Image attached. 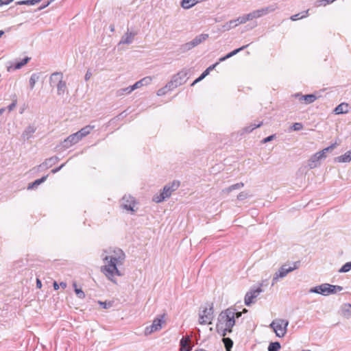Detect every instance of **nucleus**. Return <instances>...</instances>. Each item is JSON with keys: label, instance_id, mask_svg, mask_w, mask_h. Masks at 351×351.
Instances as JSON below:
<instances>
[{"label": "nucleus", "instance_id": "obj_1", "mask_svg": "<svg viewBox=\"0 0 351 351\" xmlns=\"http://www.w3.org/2000/svg\"><path fill=\"white\" fill-rule=\"evenodd\" d=\"M101 258L104 263L101 271L108 280L116 284V277L123 276L121 267L125 261V252L119 247H109L103 250Z\"/></svg>", "mask_w": 351, "mask_h": 351}, {"label": "nucleus", "instance_id": "obj_2", "mask_svg": "<svg viewBox=\"0 0 351 351\" xmlns=\"http://www.w3.org/2000/svg\"><path fill=\"white\" fill-rule=\"evenodd\" d=\"M242 312H237L234 308H229L222 311L218 317L217 331L221 336L225 337L232 332V327L236 324L235 318L241 316Z\"/></svg>", "mask_w": 351, "mask_h": 351}, {"label": "nucleus", "instance_id": "obj_3", "mask_svg": "<svg viewBox=\"0 0 351 351\" xmlns=\"http://www.w3.org/2000/svg\"><path fill=\"white\" fill-rule=\"evenodd\" d=\"M51 86H56L57 88V95L63 96L68 93L66 82L64 80L63 74L61 72L53 73L49 78Z\"/></svg>", "mask_w": 351, "mask_h": 351}, {"label": "nucleus", "instance_id": "obj_4", "mask_svg": "<svg viewBox=\"0 0 351 351\" xmlns=\"http://www.w3.org/2000/svg\"><path fill=\"white\" fill-rule=\"evenodd\" d=\"M342 289L343 288L340 286L324 283L319 286L311 288L308 291L309 293H315L323 295H328L330 294L335 293L337 291H341Z\"/></svg>", "mask_w": 351, "mask_h": 351}, {"label": "nucleus", "instance_id": "obj_5", "mask_svg": "<svg viewBox=\"0 0 351 351\" xmlns=\"http://www.w3.org/2000/svg\"><path fill=\"white\" fill-rule=\"evenodd\" d=\"M179 186L180 182L176 180L165 185L160 195H156L154 196L153 200L156 203L162 202L165 199L169 197L171 195V193L178 189Z\"/></svg>", "mask_w": 351, "mask_h": 351}, {"label": "nucleus", "instance_id": "obj_6", "mask_svg": "<svg viewBox=\"0 0 351 351\" xmlns=\"http://www.w3.org/2000/svg\"><path fill=\"white\" fill-rule=\"evenodd\" d=\"M289 321L284 319H276L270 324L269 327L272 328L278 337L285 336L287 331Z\"/></svg>", "mask_w": 351, "mask_h": 351}, {"label": "nucleus", "instance_id": "obj_7", "mask_svg": "<svg viewBox=\"0 0 351 351\" xmlns=\"http://www.w3.org/2000/svg\"><path fill=\"white\" fill-rule=\"evenodd\" d=\"M299 265V262L293 263V266L288 267L287 265H282L278 271L274 274L271 281V285L274 286L278 282L279 278H285L289 272L298 269Z\"/></svg>", "mask_w": 351, "mask_h": 351}, {"label": "nucleus", "instance_id": "obj_8", "mask_svg": "<svg viewBox=\"0 0 351 351\" xmlns=\"http://www.w3.org/2000/svg\"><path fill=\"white\" fill-rule=\"evenodd\" d=\"M165 324V316L161 315L156 317L152 322L150 326L145 327L144 334L145 336L150 335L151 334L160 330L162 326Z\"/></svg>", "mask_w": 351, "mask_h": 351}, {"label": "nucleus", "instance_id": "obj_9", "mask_svg": "<svg viewBox=\"0 0 351 351\" xmlns=\"http://www.w3.org/2000/svg\"><path fill=\"white\" fill-rule=\"evenodd\" d=\"M189 71L182 69L175 75L169 83V88H174L186 83L188 79Z\"/></svg>", "mask_w": 351, "mask_h": 351}, {"label": "nucleus", "instance_id": "obj_10", "mask_svg": "<svg viewBox=\"0 0 351 351\" xmlns=\"http://www.w3.org/2000/svg\"><path fill=\"white\" fill-rule=\"evenodd\" d=\"M327 155L324 151L321 150L313 154L307 161L308 167L311 169L317 168L320 166L321 161L326 159Z\"/></svg>", "mask_w": 351, "mask_h": 351}, {"label": "nucleus", "instance_id": "obj_11", "mask_svg": "<svg viewBox=\"0 0 351 351\" xmlns=\"http://www.w3.org/2000/svg\"><path fill=\"white\" fill-rule=\"evenodd\" d=\"M276 5H270L264 8H261L258 10H255L248 13L250 17L251 21L263 17L271 12H274L277 9Z\"/></svg>", "mask_w": 351, "mask_h": 351}, {"label": "nucleus", "instance_id": "obj_12", "mask_svg": "<svg viewBox=\"0 0 351 351\" xmlns=\"http://www.w3.org/2000/svg\"><path fill=\"white\" fill-rule=\"evenodd\" d=\"M213 307L206 308L199 314V323L200 324H210L213 319Z\"/></svg>", "mask_w": 351, "mask_h": 351}, {"label": "nucleus", "instance_id": "obj_13", "mask_svg": "<svg viewBox=\"0 0 351 351\" xmlns=\"http://www.w3.org/2000/svg\"><path fill=\"white\" fill-rule=\"evenodd\" d=\"M208 38V34H201L195 37L191 41L185 43L182 46L183 51H188L201 44Z\"/></svg>", "mask_w": 351, "mask_h": 351}, {"label": "nucleus", "instance_id": "obj_14", "mask_svg": "<svg viewBox=\"0 0 351 351\" xmlns=\"http://www.w3.org/2000/svg\"><path fill=\"white\" fill-rule=\"evenodd\" d=\"M121 206L123 208L128 211L134 213L136 210L134 207L136 206V201L133 197L130 195H125L121 200Z\"/></svg>", "mask_w": 351, "mask_h": 351}, {"label": "nucleus", "instance_id": "obj_15", "mask_svg": "<svg viewBox=\"0 0 351 351\" xmlns=\"http://www.w3.org/2000/svg\"><path fill=\"white\" fill-rule=\"evenodd\" d=\"M263 291L261 287L256 289H251L247 291L245 295V304L247 306H250L251 304L254 302V300L258 296V295Z\"/></svg>", "mask_w": 351, "mask_h": 351}, {"label": "nucleus", "instance_id": "obj_16", "mask_svg": "<svg viewBox=\"0 0 351 351\" xmlns=\"http://www.w3.org/2000/svg\"><path fill=\"white\" fill-rule=\"evenodd\" d=\"M81 140V138H80L77 132L73 134H71L70 136H69L64 141V145L63 146L65 147V148H69V147H71V145H75L77 143H78Z\"/></svg>", "mask_w": 351, "mask_h": 351}, {"label": "nucleus", "instance_id": "obj_17", "mask_svg": "<svg viewBox=\"0 0 351 351\" xmlns=\"http://www.w3.org/2000/svg\"><path fill=\"white\" fill-rule=\"evenodd\" d=\"M295 97H298L299 101L305 104H312L317 99V97L314 94H309L305 95L295 94Z\"/></svg>", "mask_w": 351, "mask_h": 351}, {"label": "nucleus", "instance_id": "obj_18", "mask_svg": "<svg viewBox=\"0 0 351 351\" xmlns=\"http://www.w3.org/2000/svg\"><path fill=\"white\" fill-rule=\"evenodd\" d=\"M36 130V127L34 125H29L25 128L23 132L22 136L24 139L28 140L32 138V135Z\"/></svg>", "mask_w": 351, "mask_h": 351}, {"label": "nucleus", "instance_id": "obj_19", "mask_svg": "<svg viewBox=\"0 0 351 351\" xmlns=\"http://www.w3.org/2000/svg\"><path fill=\"white\" fill-rule=\"evenodd\" d=\"M351 161V150L346 152L344 154L334 158V162L338 163H346Z\"/></svg>", "mask_w": 351, "mask_h": 351}, {"label": "nucleus", "instance_id": "obj_20", "mask_svg": "<svg viewBox=\"0 0 351 351\" xmlns=\"http://www.w3.org/2000/svg\"><path fill=\"white\" fill-rule=\"evenodd\" d=\"M191 338L190 337H182L180 340V351H191V347L190 346Z\"/></svg>", "mask_w": 351, "mask_h": 351}, {"label": "nucleus", "instance_id": "obj_21", "mask_svg": "<svg viewBox=\"0 0 351 351\" xmlns=\"http://www.w3.org/2000/svg\"><path fill=\"white\" fill-rule=\"evenodd\" d=\"M135 34L130 32H127L121 38L119 45L121 44H131L133 42Z\"/></svg>", "mask_w": 351, "mask_h": 351}, {"label": "nucleus", "instance_id": "obj_22", "mask_svg": "<svg viewBox=\"0 0 351 351\" xmlns=\"http://www.w3.org/2000/svg\"><path fill=\"white\" fill-rule=\"evenodd\" d=\"M349 112V105L347 103L343 102L339 104L335 109L334 112L336 114H346Z\"/></svg>", "mask_w": 351, "mask_h": 351}, {"label": "nucleus", "instance_id": "obj_23", "mask_svg": "<svg viewBox=\"0 0 351 351\" xmlns=\"http://www.w3.org/2000/svg\"><path fill=\"white\" fill-rule=\"evenodd\" d=\"M244 186V184L243 182L237 183L234 184H232L226 189H223L221 191L222 193L224 194H229L230 192H232L234 190H239Z\"/></svg>", "mask_w": 351, "mask_h": 351}, {"label": "nucleus", "instance_id": "obj_24", "mask_svg": "<svg viewBox=\"0 0 351 351\" xmlns=\"http://www.w3.org/2000/svg\"><path fill=\"white\" fill-rule=\"evenodd\" d=\"M94 128L95 127L93 125H88L82 128L80 130L77 132V133L78 134L80 138L82 139V138L89 134L94 129Z\"/></svg>", "mask_w": 351, "mask_h": 351}, {"label": "nucleus", "instance_id": "obj_25", "mask_svg": "<svg viewBox=\"0 0 351 351\" xmlns=\"http://www.w3.org/2000/svg\"><path fill=\"white\" fill-rule=\"evenodd\" d=\"M341 315L346 318L351 317V304H344L341 306Z\"/></svg>", "mask_w": 351, "mask_h": 351}, {"label": "nucleus", "instance_id": "obj_26", "mask_svg": "<svg viewBox=\"0 0 351 351\" xmlns=\"http://www.w3.org/2000/svg\"><path fill=\"white\" fill-rule=\"evenodd\" d=\"M247 46L248 45H244V46H242L241 47H240L239 49H237L231 51L230 53H228L226 56L220 58H219V62H223L226 60H227L228 58H231L232 56H233L236 55L237 53H238L239 51L245 49Z\"/></svg>", "mask_w": 351, "mask_h": 351}, {"label": "nucleus", "instance_id": "obj_27", "mask_svg": "<svg viewBox=\"0 0 351 351\" xmlns=\"http://www.w3.org/2000/svg\"><path fill=\"white\" fill-rule=\"evenodd\" d=\"M132 91H134L132 86H130L126 88L119 89L116 94L117 97H122L130 94Z\"/></svg>", "mask_w": 351, "mask_h": 351}, {"label": "nucleus", "instance_id": "obj_28", "mask_svg": "<svg viewBox=\"0 0 351 351\" xmlns=\"http://www.w3.org/2000/svg\"><path fill=\"white\" fill-rule=\"evenodd\" d=\"M58 158L56 156L51 157L48 159H47L43 163H42L40 167L43 168H49L51 167L53 165H54L57 161Z\"/></svg>", "mask_w": 351, "mask_h": 351}, {"label": "nucleus", "instance_id": "obj_29", "mask_svg": "<svg viewBox=\"0 0 351 351\" xmlns=\"http://www.w3.org/2000/svg\"><path fill=\"white\" fill-rule=\"evenodd\" d=\"M235 25H234V23L233 21V20H230L226 23H225L223 25H222V31L223 32H228V31H230V29H233V28H235Z\"/></svg>", "mask_w": 351, "mask_h": 351}, {"label": "nucleus", "instance_id": "obj_30", "mask_svg": "<svg viewBox=\"0 0 351 351\" xmlns=\"http://www.w3.org/2000/svg\"><path fill=\"white\" fill-rule=\"evenodd\" d=\"M262 124H263L262 122H260L257 124L256 123L251 124L250 125L247 126L243 129V132L250 133V132H252L254 129L261 127L262 125Z\"/></svg>", "mask_w": 351, "mask_h": 351}, {"label": "nucleus", "instance_id": "obj_31", "mask_svg": "<svg viewBox=\"0 0 351 351\" xmlns=\"http://www.w3.org/2000/svg\"><path fill=\"white\" fill-rule=\"evenodd\" d=\"M47 176H43L40 179L36 180L34 182L31 183L28 186V189H33L34 187H36L40 184L41 183L44 182L47 180Z\"/></svg>", "mask_w": 351, "mask_h": 351}, {"label": "nucleus", "instance_id": "obj_32", "mask_svg": "<svg viewBox=\"0 0 351 351\" xmlns=\"http://www.w3.org/2000/svg\"><path fill=\"white\" fill-rule=\"evenodd\" d=\"M39 79V75L37 73H33L29 78V86L31 89H33L35 86V84L38 80Z\"/></svg>", "mask_w": 351, "mask_h": 351}, {"label": "nucleus", "instance_id": "obj_33", "mask_svg": "<svg viewBox=\"0 0 351 351\" xmlns=\"http://www.w3.org/2000/svg\"><path fill=\"white\" fill-rule=\"evenodd\" d=\"M308 10H306V11H304V12H303L302 13L294 14V15L291 16V20L296 21V20H298V19H300L305 18V17H306L308 16Z\"/></svg>", "mask_w": 351, "mask_h": 351}, {"label": "nucleus", "instance_id": "obj_34", "mask_svg": "<svg viewBox=\"0 0 351 351\" xmlns=\"http://www.w3.org/2000/svg\"><path fill=\"white\" fill-rule=\"evenodd\" d=\"M29 60H30L29 58L26 57L24 59H23L21 62L16 63L14 66V69H20L22 66L25 65L29 62Z\"/></svg>", "mask_w": 351, "mask_h": 351}, {"label": "nucleus", "instance_id": "obj_35", "mask_svg": "<svg viewBox=\"0 0 351 351\" xmlns=\"http://www.w3.org/2000/svg\"><path fill=\"white\" fill-rule=\"evenodd\" d=\"M280 348V344L278 342L271 343L268 346V351H278Z\"/></svg>", "mask_w": 351, "mask_h": 351}, {"label": "nucleus", "instance_id": "obj_36", "mask_svg": "<svg viewBox=\"0 0 351 351\" xmlns=\"http://www.w3.org/2000/svg\"><path fill=\"white\" fill-rule=\"evenodd\" d=\"M335 1V0H319V1H317L315 2V5L317 7L326 6L328 4H330V3H333Z\"/></svg>", "mask_w": 351, "mask_h": 351}, {"label": "nucleus", "instance_id": "obj_37", "mask_svg": "<svg viewBox=\"0 0 351 351\" xmlns=\"http://www.w3.org/2000/svg\"><path fill=\"white\" fill-rule=\"evenodd\" d=\"M223 341L227 351H230V348L232 347V341L230 338H223Z\"/></svg>", "mask_w": 351, "mask_h": 351}, {"label": "nucleus", "instance_id": "obj_38", "mask_svg": "<svg viewBox=\"0 0 351 351\" xmlns=\"http://www.w3.org/2000/svg\"><path fill=\"white\" fill-rule=\"evenodd\" d=\"M351 269V262L346 263L344 264L341 269L339 270L340 273H346Z\"/></svg>", "mask_w": 351, "mask_h": 351}, {"label": "nucleus", "instance_id": "obj_39", "mask_svg": "<svg viewBox=\"0 0 351 351\" xmlns=\"http://www.w3.org/2000/svg\"><path fill=\"white\" fill-rule=\"evenodd\" d=\"M219 64V62H216L215 64L208 66L202 73V77H206L207 76L209 73L210 72V71H212L213 69H214L215 68V66Z\"/></svg>", "mask_w": 351, "mask_h": 351}, {"label": "nucleus", "instance_id": "obj_40", "mask_svg": "<svg viewBox=\"0 0 351 351\" xmlns=\"http://www.w3.org/2000/svg\"><path fill=\"white\" fill-rule=\"evenodd\" d=\"M172 88H169V84H167L164 88H160L158 90L157 95L158 96H162V95H165L167 90H170Z\"/></svg>", "mask_w": 351, "mask_h": 351}, {"label": "nucleus", "instance_id": "obj_41", "mask_svg": "<svg viewBox=\"0 0 351 351\" xmlns=\"http://www.w3.org/2000/svg\"><path fill=\"white\" fill-rule=\"evenodd\" d=\"M239 17L240 19L241 25L251 21L249 14H243Z\"/></svg>", "mask_w": 351, "mask_h": 351}, {"label": "nucleus", "instance_id": "obj_42", "mask_svg": "<svg viewBox=\"0 0 351 351\" xmlns=\"http://www.w3.org/2000/svg\"><path fill=\"white\" fill-rule=\"evenodd\" d=\"M337 145L338 144L337 143H334L331 144L330 146L323 149L322 150L324 151V153L326 154V155H327L328 152H332L334 149L337 147Z\"/></svg>", "mask_w": 351, "mask_h": 351}, {"label": "nucleus", "instance_id": "obj_43", "mask_svg": "<svg viewBox=\"0 0 351 351\" xmlns=\"http://www.w3.org/2000/svg\"><path fill=\"white\" fill-rule=\"evenodd\" d=\"M141 80L143 84V86H147V85L150 84L151 82H152V77L150 76H147V77L142 78Z\"/></svg>", "mask_w": 351, "mask_h": 351}, {"label": "nucleus", "instance_id": "obj_44", "mask_svg": "<svg viewBox=\"0 0 351 351\" xmlns=\"http://www.w3.org/2000/svg\"><path fill=\"white\" fill-rule=\"evenodd\" d=\"M75 292L79 298L83 299L85 298V294L81 289L75 288Z\"/></svg>", "mask_w": 351, "mask_h": 351}, {"label": "nucleus", "instance_id": "obj_45", "mask_svg": "<svg viewBox=\"0 0 351 351\" xmlns=\"http://www.w3.org/2000/svg\"><path fill=\"white\" fill-rule=\"evenodd\" d=\"M249 196L248 193L245 191H242L238 195H237V199L239 200H243L246 198H247V197Z\"/></svg>", "mask_w": 351, "mask_h": 351}, {"label": "nucleus", "instance_id": "obj_46", "mask_svg": "<svg viewBox=\"0 0 351 351\" xmlns=\"http://www.w3.org/2000/svg\"><path fill=\"white\" fill-rule=\"evenodd\" d=\"M17 5H34L32 0H24L16 2Z\"/></svg>", "mask_w": 351, "mask_h": 351}, {"label": "nucleus", "instance_id": "obj_47", "mask_svg": "<svg viewBox=\"0 0 351 351\" xmlns=\"http://www.w3.org/2000/svg\"><path fill=\"white\" fill-rule=\"evenodd\" d=\"M142 86H143V84L141 80L132 85V88H133L134 90L136 89H138L139 88H141Z\"/></svg>", "mask_w": 351, "mask_h": 351}, {"label": "nucleus", "instance_id": "obj_48", "mask_svg": "<svg viewBox=\"0 0 351 351\" xmlns=\"http://www.w3.org/2000/svg\"><path fill=\"white\" fill-rule=\"evenodd\" d=\"M292 128L293 130L298 131L302 128V125L300 123H295L293 125Z\"/></svg>", "mask_w": 351, "mask_h": 351}, {"label": "nucleus", "instance_id": "obj_49", "mask_svg": "<svg viewBox=\"0 0 351 351\" xmlns=\"http://www.w3.org/2000/svg\"><path fill=\"white\" fill-rule=\"evenodd\" d=\"M274 138H275V135L274 134L269 136L263 138L262 140V143H267L270 142L271 141L274 140Z\"/></svg>", "mask_w": 351, "mask_h": 351}, {"label": "nucleus", "instance_id": "obj_50", "mask_svg": "<svg viewBox=\"0 0 351 351\" xmlns=\"http://www.w3.org/2000/svg\"><path fill=\"white\" fill-rule=\"evenodd\" d=\"M16 103H17L16 100V99L12 101V103L8 106V110L9 111L13 110L15 108L16 106Z\"/></svg>", "mask_w": 351, "mask_h": 351}, {"label": "nucleus", "instance_id": "obj_51", "mask_svg": "<svg viewBox=\"0 0 351 351\" xmlns=\"http://www.w3.org/2000/svg\"><path fill=\"white\" fill-rule=\"evenodd\" d=\"M14 0H0V5H8Z\"/></svg>", "mask_w": 351, "mask_h": 351}, {"label": "nucleus", "instance_id": "obj_52", "mask_svg": "<svg viewBox=\"0 0 351 351\" xmlns=\"http://www.w3.org/2000/svg\"><path fill=\"white\" fill-rule=\"evenodd\" d=\"M232 20H233V21L234 23V25H235L236 27L237 26H239V25H241L239 17H238L237 19H232Z\"/></svg>", "mask_w": 351, "mask_h": 351}, {"label": "nucleus", "instance_id": "obj_53", "mask_svg": "<svg viewBox=\"0 0 351 351\" xmlns=\"http://www.w3.org/2000/svg\"><path fill=\"white\" fill-rule=\"evenodd\" d=\"M204 78V77H202V75L201 74V75H200L198 78H197V79H196V80H195L192 83L191 86H193V85H195L196 83H197V82H199L202 81Z\"/></svg>", "mask_w": 351, "mask_h": 351}, {"label": "nucleus", "instance_id": "obj_54", "mask_svg": "<svg viewBox=\"0 0 351 351\" xmlns=\"http://www.w3.org/2000/svg\"><path fill=\"white\" fill-rule=\"evenodd\" d=\"M64 164H62L61 166H60L58 168H56V169H53L51 170V173H56L57 172H58L63 167H64Z\"/></svg>", "mask_w": 351, "mask_h": 351}, {"label": "nucleus", "instance_id": "obj_55", "mask_svg": "<svg viewBox=\"0 0 351 351\" xmlns=\"http://www.w3.org/2000/svg\"><path fill=\"white\" fill-rule=\"evenodd\" d=\"M91 75H92V74H91V73H90V72L87 71V72H86V75H85V77H84L85 80H86V81H88V80L90 78Z\"/></svg>", "mask_w": 351, "mask_h": 351}, {"label": "nucleus", "instance_id": "obj_56", "mask_svg": "<svg viewBox=\"0 0 351 351\" xmlns=\"http://www.w3.org/2000/svg\"><path fill=\"white\" fill-rule=\"evenodd\" d=\"M36 287L39 289L42 287L41 281L39 279L36 280Z\"/></svg>", "mask_w": 351, "mask_h": 351}, {"label": "nucleus", "instance_id": "obj_57", "mask_svg": "<svg viewBox=\"0 0 351 351\" xmlns=\"http://www.w3.org/2000/svg\"><path fill=\"white\" fill-rule=\"evenodd\" d=\"M60 287V285L57 283V282H53V288L55 290H58Z\"/></svg>", "mask_w": 351, "mask_h": 351}, {"label": "nucleus", "instance_id": "obj_58", "mask_svg": "<svg viewBox=\"0 0 351 351\" xmlns=\"http://www.w3.org/2000/svg\"><path fill=\"white\" fill-rule=\"evenodd\" d=\"M99 304L104 308H106L108 307L106 302H99Z\"/></svg>", "mask_w": 351, "mask_h": 351}, {"label": "nucleus", "instance_id": "obj_59", "mask_svg": "<svg viewBox=\"0 0 351 351\" xmlns=\"http://www.w3.org/2000/svg\"><path fill=\"white\" fill-rule=\"evenodd\" d=\"M60 286L62 288L65 289V288L66 287V282H60Z\"/></svg>", "mask_w": 351, "mask_h": 351}, {"label": "nucleus", "instance_id": "obj_60", "mask_svg": "<svg viewBox=\"0 0 351 351\" xmlns=\"http://www.w3.org/2000/svg\"><path fill=\"white\" fill-rule=\"evenodd\" d=\"M40 1H41V0H32V2H33V4L34 5V4H36V3H38V2H40Z\"/></svg>", "mask_w": 351, "mask_h": 351}, {"label": "nucleus", "instance_id": "obj_61", "mask_svg": "<svg viewBox=\"0 0 351 351\" xmlns=\"http://www.w3.org/2000/svg\"><path fill=\"white\" fill-rule=\"evenodd\" d=\"M5 111V108H0V115L3 113V112Z\"/></svg>", "mask_w": 351, "mask_h": 351}, {"label": "nucleus", "instance_id": "obj_62", "mask_svg": "<svg viewBox=\"0 0 351 351\" xmlns=\"http://www.w3.org/2000/svg\"><path fill=\"white\" fill-rule=\"evenodd\" d=\"M3 34H4V32L1 30L0 31V38L3 35Z\"/></svg>", "mask_w": 351, "mask_h": 351}, {"label": "nucleus", "instance_id": "obj_63", "mask_svg": "<svg viewBox=\"0 0 351 351\" xmlns=\"http://www.w3.org/2000/svg\"><path fill=\"white\" fill-rule=\"evenodd\" d=\"M302 351H311L310 350H303Z\"/></svg>", "mask_w": 351, "mask_h": 351}, {"label": "nucleus", "instance_id": "obj_64", "mask_svg": "<svg viewBox=\"0 0 351 351\" xmlns=\"http://www.w3.org/2000/svg\"><path fill=\"white\" fill-rule=\"evenodd\" d=\"M243 312H244V313L247 312V310H246V309H244V310H243Z\"/></svg>", "mask_w": 351, "mask_h": 351}]
</instances>
